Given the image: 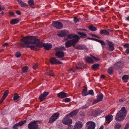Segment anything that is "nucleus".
<instances>
[{"mask_svg": "<svg viewBox=\"0 0 129 129\" xmlns=\"http://www.w3.org/2000/svg\"><path fill=\"white\" fill-rule=\"evenodd\" d=\"M20 45L23 47H29L32 50H37L36 47H44L45 49L49 50L52 47L50 43L44 44L40 42L36 37L27 36L23 38L21 40Z\"/></svg>", "mask_w": 129, "mask_h": 129, "instance_id": "obj_1", "label": "nucleus"}, {"mask_svg": "<svg viewBox=\"0 0 129 129\" xmlns=\"http://www.w3.org/2000/svg\"><path fill=\"white\" fill-rule=\"evenodd\" d=\"M79 111L78 109H76L74 110L71 112L70 114L66 115L62 120V122L65 125L68 126L72 125V119L70 118L69 117H72L76 115Z\"/></svg>", "mask_w": 129, "mask_h": 129, "instance_id": "obj_2", "label": "nucleus"}, {"mask_svg": "<svg viewBox=\"0 0 129 129\" xmlns=\"http://www.w3.org/2000/svg\"><path fill=\"white\" fill-rule=\"evenodd\" d=\"M127 114L125 108L123 107L119 112L117 113L115 119L117 121H121L123 120Z\"/></svg>", "mask_w": 129, "mask_h": 129, "instance_id": "obj_3", "label": "nucleus"}, {"mask_svg": "<svg viewBox=\"0 0 129 129\" xmlns=\"http://www.w3.org/2000/svg\"><path fill=\"white\" fill-rule=\"evenodd\" d=\"M78 40L77 39H72L67 41L65 43V46L66 47L68 48L72 45L74 46L75 44L78 42Z\"/></svg>", "mask_w": 129, "mask_h": 129, "instance_id": "obj_4", "label": "nucleus"}, {"mask_svg": "<svg viewBox=\"0 0 129 129\" xmlns=\"http://www.w3.org/2000/svg\"><path fill=\"white\" fill-rule=\"evenodd\" d=\"M61 49L60 47H56L55 49L56 50L57 52L55 54V56L57 58H61L63 57L64 55V52L62 51H60Z\"/></svg>", "mask_w": 129, "mask_h": 129, "instance_id": "obj_5", "label": "nucleus"}, {"mask_svg": "<svg viewBox=\"0 0 129 129\" xmlns=\"http://www.w3.org/2000/svg\"><path fill=\"white\" fill-rule=\"evenodd\" d=\"M59 115V114L58 113H54L49 119V122L53 123L58 118Z\"/></svg>", "mask_w": 129, "mask_h": 129, "instance_id": "obj_6", "label": "nucleus"}, {"mask_svg": "<svg viewBox=\"0 0 129 129\" xmlns=\"http://www.w3.org/2000/svg\"><path fill=\"white\" fill-rule=\"evenodd\" d=\"M52 25L57 29H61L63 27L62 24L61 22L57 21H54L52 23Z\"/></svg>", "mask_w": 129, "mask_h": 129, "instance_id": "obj_7", "label": "nucleus"}, {"mask_svg": "<svg viewBox=\"0 0 129 129\" xmlns=\"http://www.w3.org/2000/svg\"><path fill=\"white\" fill-rule=\"evenodd\" d=\"M28 126L29 129H39L37 124L36 121L30 122Z\"/></svg>", "mask_w": 129, "mask_h": 129, "instance_id": "obj_8", "label": "nucleus"}, {"mask_svg": "<svg viewBox=\"0 0 129 129\" xmlns=\"http://www.w3.org/2000/svg\"><path fill=\"white\" fill-rule=\"evenodd\" d=\"M87 129H94L95 127V123L92 121H89L86 124Z\"/></svg>", "mask_w": 129, "mask_h": 129, "instance_id": "obj_9", "label": "nucleus"}, {"mask_svg": "<svg viewBox=\"0 0 129 129\" xmlns=\"http://www.w3.org/2000/svg\"><path fill=\"white\" fill-rule=\"evenodd\" d=\"M102 113V111L101 110H100L98 111H90L88 113V115L89 116H96L97 115V114Z\"/></svg>", "mask_w": 129, "mask_h": 129, "instance_id": "obj_10", "label": "nucleus"}, {"mask_svg": "<svg viewBox=\"0 0 129 129\" xmlns=\"http://www.w3.org/2000/svg\"><path fill=\"white\" fill-rule=\"evenodd\" d=\"M103 95L102 93H101L97 95L96 99L94 101L93 103L95 104L99 101H101L103 99Z\"/></svg>", "mask_w": 129, "mask_h": 129, "instance_id": "obj_11", "label": "nucleus"}, {"mask_svg": "<svg viewBox=\"0 0 129 129\" xmlns=\"http://www.w3.org/2000/svg\"><path fill=\"white\" fill-rule=\"evenodd\" d=\"M124 64L123 61H119L117 62L114 66V68L116 69H119L121 68Z\"/></svg>", "mask_w": 129, "mask_h": 129, "instance_id": "obj_12", "label": "nucleus"}, {"mask_svg": "<svg viewBox=\"0 0 129 129\" xmlns=\"http://www.w3.org/2000/svg\"><path fill=\"white\" fill-rule=\"evenodd\" d=\"M50 61L52 64L59 63V64H62L63 63L54 57H53L50 58Z\"/></svg>", "mask_w": 129, "mask_h": 129, "instance_id": "obj_13", "label": "nucleus"}, {"mask_svg": "<svg viewBox=\"0 0 129 129\" xmlns=\"http://www.w3.org/2000/svg\"><path fill=\"white\" fill-rule=\"evenodd\" d=\"M82 126V123L81 122L78 121L76 123L74 129H81Z\"/></svg>", "mask_w": 129, "mask_h": 129, "instance_id": "obj_14", "label": "nucleus"}, {"mask_svg": "<svg viewBox=\"0 0 129 129\" xmlns=\"http://www.w3.org/2000/svg\"><path fill=\"white\" fill-rule=\"evenodd\" d=\"M49 92H45L40 95L39 98L41 102L42 101L46 98V96L48 94Z\"/></svg>", "mask_w": 129, "mask_h": 129, "instance_id": "obj_15", "label": "nucleus"}, {"mask_svg": "<svg viewBox=\"0 0 129 129\" xmlns=\"http://www.w3.org/2000/svg\"><path fill=\"white\" fill-rule=\"evenodd\" d=\"M68 38L69 39H78V42L79 40L80 39L79 36L77 35H75L73 34L69 35L68 36Z\"/></svg>", "mask_w": 129, "mask_h": 129, "instance_id": "obj_16", "label": "nucleus"}, {"mask_svg": "<svg viewBox=\"0 0 129 129\" xmlns=\"http://www.w3.org/2000/svg\"><path fill=\"white\" fill-rule=\"evenodd\" d=\"M105 118L106 122L109 123L112 121L113 117L112 115L109 114L105 117Z\"/></svg>", "mask_w": 129, "mask_h": 129, "instance_id": "obj_17", "label": "nucleus"}, {"mask_svg": "<svg viewBox=\"0 0 129 129\" xmlns=\"http://www.w3.org/2000/svg\"><path fill=\"white\" fill-rule=\"evenodd\" d=\"M57 96L59 98H64L67 96V93L62 91L58 93Z\"/></svg>", "mask_w": 129, "mask_h": 129, "instance_id": "obj_18", "label": "nucleus"}, {"mask_svg": "<svg viewBox=\"0 0 129 129\" xmlns=\"http://www.w3.org/2000/svg\"><path fill=\"white\" fill-rule=\"evenodd\" d=\"M57 35L60 37H64L67 35V32L65 30H61L58 33Z\"/></svg>", "mask_w": 129, "mask_h": 129, "instance_id": "obj_19", "label": "nucleus"}, {"mask_svg": "<svg viewBox=\"0 0 129 129\" xmlns=\"http://www.w3.org/2000/svg\"><path fill=\"white\" fill-rule=\"evenodd\" d=\"M9 93L8 90L6 91L3 94L2 98L0 101V104L3 102V101L5 99L7 96L8 95Z\"/></svg>", "mask_w": 129, "mask_h": 129, "instance_id": "obj_20", "label": "nucleus"}, {"mask_svg": "<svg viewBox=\"0 0 129 129\" xmlns=\"http://www.w3.org/2000/svg\"><path fill=\"white\" fill-rule=\"evenodd\" d=\"M85 60L86 62L90 63H93L94 62L93 60L89 57H86L85 58Z\"/></svg>", "mask_w": 129, "mask_h": 129, "instance_id": "obj_21", "label": "nucleus"}, {"mask_svg": "<svg viewBox=\"0 0 129 129\" xmlns=\"http://www.w3.org/2000/svg\"><path fill=\"white\" fill-rule=\"evenodd\" d=\"M109 46V50L110 51H112L114 49V45L113 44L110 42H109L108 43Z\"/></svg>", "mask_w": 129, "mask_h": 129, "instance_id": "obj_22", "label": "nucleus"}, {"mask_svg": "<svg viewBox=\"0 0 129 129\" xmlns=\"http://www.w3.org/2000/svg\"><path fill=\"white\" fill-rule=\"evenodd\" d=\"M101 35L105 34L106 35H108L109 34V32L106 29L101 30L100 32Z\"/></svg>", "mask_w": 129, "mask_h": 129, "instance_id": "obj_23", "label": "nucleus"}, {"mask_svg": "<svg viewBox=\"0 0 129 129\" xmlns=\"http://www.w3.org/2000/svg\"><path fill=\"white\" fill-rule=\"evenodd\" d=\"M17 2L22 7H25L27 6V5L26 4L23 3L21 1H18Z\"/></svg>", "mask_w": 129, "mask_h": 129, "instance_id": "obj_24", "label": "nucleus"}, {"mask_svg": "<svg viewBox=\"0 0 129 129\" xmlns=\"http://www.w3.org/2000/svg\"><path fill=\"white\" fill-rule=\"evenodd\" d=\"M26 122V121L25 120L21 121L19 122L16 123L15 124L17 126H21L23 125Z\"/></svg>", "mask_w": 129, "mask_h": 129, "instance_id": "obj_25", "label": "nucleus"}, {"mask_svg": "<svg viewBox=\"0 0 129 129\" xmlns=\"http://www.w3.org/2000/svg\"><path fill=\"white\" fill-rule=\"evenodd\" d=\"M122 79L124 82H126L128 79V76L126 75H124L122 77Z\"/></svg>", "mask_w": 129, "mask_h": 129, "instance_id": "obj_26", "label": "nucleus"}, {"mask_svg": "<svg viewBox=\"0 0 129 129\" xmlns=\"http://www.w3.org/2000/svg\"><path fill=\"white\" fill-rule=\"evenodd\" d=\"M83 67V65L82 63H79L76 66V68L78 69H82Z\"/></svg>", "mask_w": 129, "mask_h": 129, "instance_id": "obj_27", "label": "nucleus"}, {"mask_svg": "<svg viewBox=\"0 0 129 129\" xmlns=\"http://www.w3.org/2000/svg\"><path fill=\"white\" fill-rule=\"evenodd\" d=\"M87 88H84L82 92V95L84 96H85L88 94V93L87 92Z\"/></svg>", "mask_w": 129, "mask_h": 129, "instance_id": "obj_28", "label": "nucleus"}, {"mask_svg": "<svg viewBox=\"0 0 129 129\" xmlns=\"http://www.w3.org/2000/svg\"><path fill=\"white\" fill-rule=\"evenodd\" d=\"M121 126V124L119 123H116L114 124V128L115 129H119Z\"/></svg>", "mask_w": 129, "mask_h": 129, "instance_id": "obj_29", "label": "nucleus"}, {"mask_svg": "<svg viewBox=\"0 0 129 129\" xmlns=\"http://www.w3.org/2000/svg\"><path fill=\"white\" fill-rule=\"evenodd\" d=\"M93 39L94 40H96V41H97L99 42L102 45L104 46V45H105V43L102 40H99L98 39H92V38H91V39Z\"/></svg>", "mask_w": 129, "mask_h": 129, "instance_id": "obj_30", "label": "nucleus"}, {"mask_svg": "<svg viewBox=\"0 0 129 129\" xmlns=\"http://www.w3.org/2000/svg\"><path fill=\"white\" fill-rule=\"evenodd\" d=\"M99 65L98 64L95 63L92 66V68L94 70L98 68Z\"/></svg>", "mask_w": 129, "mask_h": 129, "instance_id": "obj_31", "label": "nucleus"}, {"mask_svg": "<svg viewBox=\"0 0 129 129\" xmlns=\"http://www.w3.org/2000/svg\"><path fill=\"white\" fill-rule=\"evenodd\" d=\"M18 22V20L16 19H13L12 20L10 21L11 23L13 24L17 23Z\"/></svg>", "mask_w": 129, "mask_h": 129, "instance_id": "obj_32", "label": "nucleus"}, {"mask_svg": "<svg viewBox=\"0 0 129 129\" xmlns=\"http://www.w3.org/2000/svg\"><path fill=\"white\" fill-rule=\"evenodd\" d=\"M113 72V69L112 67L109 68L108 70V72L109 74H111Z\"/></svg>", "mask_w": 129, "mask_h": 129, "instance_id": "obj_33", "label": "nucleus"}, {"mask_svg": "<svg viewBox=\"0 0 129 129\" xmlns=\"http://www.w3.org/2000/svg\"><path fill=\"white\" fill-rule=\"evenodd\" d=\"M46 74L47 75L52 76H53L54 75L53 72L52 70H50L49 71L47 72Z\"/></svg>", "mask_w": 129, "mask_h": 129, "instance_id": "obj_34", "label": "nucleus"}, {"mask_svg": "<svg viewBox=\"0 0 129 129\" xmlns=\"http://www.w3.org/2000/svg\"><path fill=\"white\" fill-rule=\"evenodd\" d=\"M78 34L81 36V37L82 38L86 36L87 35L84 33L79 32L78 33Z\"/></svg>", "mask_w": 129, "mask_h": 129, "instance_id": "obj_35", "label": "nucleus"}, {"mask_svg": "<svg viewBox=\"0 0 129 129\" xmlns=\"http://www.w3.org/2000/svg\"><path fill=\"white\" fill-rule=\"evenodd\" d=\"M89 28L90 30L92 31H95L97 30L96 27L91 26L89 27Z\"/></svg>", "mask_w": 129, "mask_h": 129, "instance_id": "obj_36", "label": "nucleus"}, {"mask_svg": "<svg viewBox=\"0 0 129 129\" xmlns=\"http://www.w3.org/2000/svg\"><path fill=\"white\" fill-rule=\"evenodd\" d=\"M19 98V96L16 93H15L14 95L13 100H17Z\"/></svg>", "mask_w": 129, "mask_h": 129, "instance_id": "obj_37", "label": "nucleus"}, {"mask_svg": "<svg viewBox=\"0 0 129 129\" xmlns=\"http://www.w3.org/2000/svg\"><path fill=\"white\" fill-rule=\"evenodd\" d=\"M34 1L33 0H29L28 3L29 5L31 6L34 4Z\"/></svg>", "mask_w": 129, "mask_h": 129, "instance_id": "obj_38", "label": "nucleus"}, {"mask_svg": "<svg viewBox=\"0 0 129 129\" xmlns=\"http://www.w3.org/2000/svg\"><path fill=\"white\" fill-rule=\"evenodd\" d=\"M28 69V67H27L26 66L24 67L22 69V71L24 73L27 71Z\"/></svg>", "mask_w": 129, "mask_h": 129, "instance_id": "obj_39", "label": "nucleus"}, {"mask_svg": "<svg viewBox=\"0 0 129 129\" xmlns=\"http://www.w3.org/2000/svg\"><path fill=\"white\" fill-rule=\"evenodd\" d=\"M88 94H89L92 95H94V93L93 90H90L89 92L88 93Z\"/></svg>", "mask_w": 129, "mask_h": 129, "instance_id": "obj_40", "label": "nucleus"}, {"mask_svg": "<svg viewBox=\"0 0 129 129\" xmlns=\"http://www.w3.org/2000/svg\"><path fill=\"white\" fill-rule=\"evenodd\" d=\"M91 57L93 59V60L95 61H98L99 60V59L97 57L93 56L91 55Z\"/></svg>", "mask_w": 129, "mask_h": 129, "instance_id": "obj_41", "label": "nucleus"}, {"mask_svg": "<svg viewBox=\"0 0 129 129\" xmlns=\"http://www.w3.org/2000/svg\"><path fill=\"white\" fill-rule=\"evenodd\" d=\"M21 55V53L19 52H17L15 54L16 57H19Z\"/></svg>", "mask_w": 129, "mask_h": 129, "instance_id": "obj_42", "label": "nucleus"}, {"mask_svg": "<svg viewBox=\"0 0 129 129\" xmlns=\"http://www.w3.org/2000/svg\"><path fill=\"white\" fill-rule=\"evenodd\" d=\"M76 70V69L75 68L70 69L69 70V72H71L72 73L73 72H75Z\"/></svg>", "mask_w": 129, "mask_h": 129, "instance_id": "obj_43", "label": "nucleus"}, {"mask_svg": "<svg viewBox=\"0 0 129 129\" xmlns=\"http://www.w3.org/2000/svg\"><path fill=\"white\" fill-rule=\"evenodd\" d=\"M74 19L75 23H76L79 21V19L76 17H74Z\"/></svg>", "mask_w": 129, "mask_h": 129, "instance_id": "obj_44", "label": "nucleus"}, {"mask_svg": "<svg viewBox=\"0 0 129 129\" xmlns=\"http://www.w3.org/2000/svg\"><path fill=\"white\" fill-rule=\"evenodd\" d=\"M70 99L69 98H66L64 100L66 102H68L70 101Z\"/></svg>", "mask_w": 129, "mask_h": 129, "instance_id": "obj_45", "label": "nucleus"}, {"mask_svg": "<svg viewBox=\"0 0 129 129\" xmlns=\"http://www.w3.org/2000/svg\"><path fill=\"white\" fill-rule=\"evenodd\" d=\"M38 65L37 64H36L33 67V68L34 69H36L38 68Z\"/></svg>", "mask_w": 129, "mask_h": 129, "instance_id": "obj_46", "label": "nucleus"}, {"mask_svg": "<svg viewBox=\"0 0 129 129\" xmlns=\"http://www.w3.org/2000/svg\"><path fill=\"white\" fill-rule=\"evenodd\" d=\"M124 48H129V45L128 44H125L124 46Z\"/></svg>", "mask_w": 129, "mask_h": 129, "instance_id": "obj_47", "label": "nucleus"}, {"mask_svg": "<svg viewBox=\"0 0 129 129\" xmlns=\"http://www.w3.org/2000/svg\"><path fill=\"white\" fill-rule=\"evenodd\" d=\"M128 127H129V124L128 123H127L126 124L124 128L126 129H128Z\"/></svg>", "mask_w": 129, "mask_h": 129, "instance_id": "obj_48", "label": "nucleus"}, {"mask_svg": "<svg viewBox=\"0 0 129 129\" xmlns=\"http://www.w3.org/2000/svg\"><path fill=\"white\" fill-rule=\"evenodd\" d=\"M128 127H129V124L128 123H127L126 124L124 128L126 129H128Z\"/></svg>", "mask_w": 129, "mask_h": 129, "instance_id": "obj_49", "label": "nucleus"}, {"mask_svg": "<svg viewBox=\"0 0 129 129\" xmlns=\"http://www.w3.org/2000/svg\"><path fill=\"white\" fill-rule=\"evenodd\" d=\"M16 14L18 15H20L21 14L19 10H17L16 11Z\"/></svg>", "mask_w": 129, "mask_h": 129, "instance_id": "obj_50", "label": "nucleus"}, {"mask_svg": "<svg viewBox=\"0 0 129 129\" xmlns=\"http://www.w3.org/2000/svg\"><path fill=\"white\" fill-rule=\"evenodd\" d=\"M105 8H101L100 9V10L101 11L103 12L104 11Z\"/></svg>", "mask_w": 129, "mask_h": 129, "instance_id": "obj_51", "label": "nucleus"}, {"mask_svg": "<svg viewBox=\"0 0 129 129\" xmlns=\"http://www.w3.org/2000/svg\"><path fill=\"white\" fill-rule=\"evenodd\" d=\"M70 126H68V127L66 129H71L73 128V126L72 125H69Z\"/></svg>", "mask_w": 129, "mask_h": 129, "instance_id": "obj_52", "label": "nucleus"}, {"mask_svg": "<svg viewBox=\"0 0 129 129\" xmlns=\"http://www.w3.org/2000/svg\"><path fill=\"white\" fill-rule=\"evenodd\" d=\"M125 100V99H124L122 98L119 99V102H122L124 101Z\"/></svg>", "mask_w": 129, "mask_h": 129, "instance_id": "obj_53", "label": "nucleus"}, {"mask_svg": "<svg viewBox=\"0 0 129 129\" xmlns=\"http://www.w3.org/2000/svg\"><path fill=\"white\" fill-rule=\"evenodd\" d=\"M127 54H129V48H127L125 50Z\"/></svg>", "mask_w": 129, "mask_h": 129, "instance_id": "obj_54", "label": "nucleus"}, {"mask_svg": "<svg viewBox=\"0 0 129 129\" xmlns=\"http://www.w3.org/2000/svg\"><path fill=\"white\" fill-rule=\"evenodd\" d=\"M5 9V8L3 7H1L0 5V11L4 10Z\"/></svg>", "mask_w": 129, "mask_h": 129, "instance_id": "obj_55", "label": "nucleus"}, {"mask_svg": "<svg viewBox=\"0 0 129 129\" xmlns=\"http://www.w3.org/2000/svg\"><path fill=\"white\" fill-rule=\"evenodd\" d=\"M17 126L15 124L13 126V129H18V128L17 127Z\"/></svg>", "mask_w": 129, "mask_h": 129, "instance_id": "obj_56", "label": "nucleus"}, {"mask_svg": "<svg viewBox=\"0 0 129 129\" xmlns=\"http://www.w3.org/2000/svg\"><path fill=\"white\" fill-rule=\"evenodd\" d=\"M8 45V43H6L4 44L3 45V46H7Z\"/></svg>", "mask_w": 129, "mask_h": 129, "instance_id": "obj_57", "label": "nucleus"}, {"mask_svg": "<svg viewBox=\"0 0 129 129\" xmlns=\"http://www.w3.org/2000/svg\"><path fill=\"white\" fill-rule=\"evenodd\" d=\"M10 14L11 16H13L14 15V13L12 12H11L10 13Z\"/></svg>", "mask_w": 129, "mask_h": 129, "instance_id": "obj_58", "label": "nucleus"}, {"mask_svg": "<svg viewBox=\"0 0 129 129\" xmlns=\"http://www.w3.org/2000/svg\"><path fill=\"white\" fill-rule=\"evenodd\" d=\"M104 127L103 125L101 126L99 129H103Z\"/></svg>", "mask_w": 129, "mask_h": 129, "instance_id": "obj_59", "label": "nucleus"}, {"mask_svg": "<svg viewBox=\"0 0 129 129\" xmlns=\"http://www.w3.org/2000/svg\"><path fill=\"white\" fill-rule=\"evenodd\" d=\"M92 36H93L95 37L98 38H99L96 35H93Z\"/></svg>", "mask_w": 129, "mask_h": 129, "instance_id": "obj_60", "label": "nucleus"}, {"mask_svg": "<svg viewBox=\"0 0 129 129\" xmlns=\"http://www.w3.org/2000/svg\"><path fill=\"white\" fill-rule=\"evenodd\" d=\"M126 20L127 21H129V16L126 18Z\"/></svg>", "mask_w": 129, "mask_h": 129, "instance_id": "obj_61", "label": "nucleus"}, {"mask_svg": "<svg viewBox=\"0 0 129 129\" xmlns=\"http://www.w3.org/2000/svg\"><path fill=\"white\" fill-rule=\"evenodd\" d=\"M86 108H87V107H86L85 106H83L81 108V109H84Z\"/></svg>", "mask_w": 129, "mask_h": 129, "instance_id": "obj_62", "label": "nucleus"}, {"mask_svg": "<svg viewBox=\"0 0 129 129\" xmlns=\"http://www.w3.org/2000/svg\"><path fill=\"white\" fill-rule=\"evenodd\" d=\"M105 77V76L104 75H102L101 76V77L102 78H104Z\"/></svg>", "mask_w": 129, "mask_h": 129, "instance_id": "obj_63", "label": "nucleus"}, {"mask_svg": "<svg viewBox=\"0 0 129 129\" xmlns=\"http://www.w3.org/2000/svg\"><path fill=\"white\" fill-rule=\"evenodd\" d=\"M85 49V47H84V48H83L82 47L81 48V49Z\"/></svg>", "mask_w": 129, "mask_h": 129, "instance_id": "obj_64", "label": "nucleus"}]
</instances>
